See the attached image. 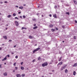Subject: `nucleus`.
Instances as JSON below:
<instances>
[{"mask_svg":"<svg viewBox=\"0 0 77 77\" xmlns=\"http://www.w3.org/2000/svg\"><path fill=\"white\" fill-rule=\"evenodd\" d=\"M48 65V63L47 62L45 63H44L42 64V66L44 67V66H47Z\"/></svg>","mask_w":77,"mask_h":77,"instance_id":"nucleus-1","label":"nucleus"},{"mask_svg":"<svg viewBox=\"0 0 77 77\" xmlns=\"http://www.w3.org/2000/svg\"><path fill=\"white\" fill-rule=\"evenodd\" d=\"M40 50V48H38L35 49L33 51V53H35L36 51H38V50Z\"/></svg>","mask_w":77,"mask_h":77,"instance_id":"nucleus-2","label":"nucleus"},{"mask_svg":"<svg viewBox=\"0 0 77 77\" xmlns=\"http://www.w3.org/2000/svg\"><path fill=\"white\" fill-rule=\"evenodd\" d=\"M16 75L17 77H21V75L20 74H17Z\"/></svg>","mask_w":77,"mask_h":77,"instance_id":"nucleus-3","label":"nucleus"},{"mask_svg":"<svg viewBox=\"0 0 77 77\" xmlns=\"http://www.w3.org/2000/svg\"><path fill=\"white\" fill-rule=\"evenodd\" d=\"M15 23L17 26H18V22L17 21H15Z\"/></svg>","mask_w":77,"mask_h":77,"instance_id":"nucleus-4","label":"nucleus"},{"mask_svg":"<svg viewBox=\"0 0 77 77\" xmlns=\"http://www.w3.org/2000/svg\"><path fill=\"white\" fill-rule=\"evenodd\" d=\"M62 62H60L58 64H57V66L59 65H62L63 63Z\"/></svg>","mask_w":77,"mask_h":77,"instance_id":"nucleus-5","label":"nucleus"},{"mask_svg":"<svg viewBox=\"0 0 77 77\" xmlns=\"http://www.w3.org/2000/svg\"><path fill=\"white\" fill-rule=\"evenodd\" d=\"M3 74L5 76H7V75H8L7 72H5Z\"/></svg>","mask_w":77,"mask_h":77,"instance_id":"nucleus-6","label":"nucleus"},{"mask_svg":"<svg viewBox=\"0 0 77 77\" xmlns=\"http://www.w3.org/2000/svg\"><path fill=\"white\" fill-rule=\"evenodd\" d=\"M77 66V63H75L74 65H73V66Z\"/></svg>","mask_w":77,"mask_h":77,"instance_id":"nucleus-7","label":"nucleus"},{"mask_svg":"<svg viewBox=\"0 0 77 77\" xmlns=\"http://www.w3.org/2000/svg\"><path fill=\"white\" fill-rule=\"evenodd\" d=\"M29 38H30V39H32V38H33V37L30 35L29 36Z\"/></svg>","mask_w":77,"mask_h":77,"instance_id":"nucleus-8","label":"nucleus"},{"mask_svg":"<svg viewBox=\"0 0 77 77\" xmlns=\"http://www.w3.org/2000/svg\"><path fill=\"white\" fill-rule=\"evenodd\" d=\"M66 66H67L66 65H64L63 66V67H64V69H65V68H66Z\"/></svg>","mask_w":77,"mask_h":77,"instance_id":"nucleus-9","label":"nucleus"},{"mask_svg":"<svg viewBox=\"0 0 77 77\" xmlns=\"http://www.w3.org/2000/svg\"><path fill=\"white\" fill-rule=\"evenodd\" d=\"M6 59H7V58H6V57H5L4 59H2V61H4V60H6Z\"/></svg>","mask_w":77,"mask_h":77,"instance_id":"nucleus-10","label":"nucleus"},{"mask_svg":"<svg viewBox=\"0 0 77 77\" xmlns=\"http://www.w3.org/2000/svg\"><path fill=\"white\" fill-rule=\"evenodd\" d=\"M19 8L20 9H23V7H19Z\"/></svg>","mask_w":77,"mask_h":77,"instance_id":"nucleus-11","label":"nucleus"},{"mask_svg":"<svg viewBox=\"0 0 77 77\" xmlns=\"http://www.w3.org/2000/svg\"><path fill=\"white\" fill-rule=\"evenodd\" d=\"M37 28H38V26H35V27H33V29H37Z\"/></svg>","mask_w":77,"mask_h":77,"instance_id":"nucleus-12","label":"nucleus"},{"mask_svg":"<svg viewBox=\"0 0 77 77\" xmlns=\"http://www.w3.org/2000/svg\"><path fill=\"white\" fill-rule=\"evenodd\" d=\"M23 29H27V28H25V27H22V29L23 30Z\"/></svg>","mask_w":77,"mask_h":77,"instance_id":"nucleus-13","label":"nucleus"},{"mask_svg":"<svg viewBox=\"0 0 77 77\" xmlns=\"http://www.w3.org/2000/svg\"><path fill=\"white\" fill-rule=\"evenodd\" d=\"M53 17H54V18H57V17H56V15L55 14L54 15Z\"/></svg>","mask_w":77,"mask_h":77,"instance_id":"nucleus-14","label":"nucleus"},{"mask_svg":"<svg viewBox=\"0 0 77 77\" xmlns=\"http://www.w3.org/2000/svg\"><path fill=\"white\" fill-rule=\"evenodd\" d=\"M7 37L6 36H3L4 38V39H7V37Z\"/></svg>","mask_w":77,"mask_h":77,"instance_id":"nucleus-15","label":"nucleus"},{"mask_svg":"<svg viewBox=\"0 0 77 77\" xmlns=\"http://www.w3.org/2000/svg\"><path fill=\"white\" fill-rule=\"evenodd\" d=\"M75 74H76V72H75V71H74L73 72V75H75Z\"/></svg>","mask_w":77,"mask_h":77,"instance_id":"nucleus-16","label":"nucleus"},{"mask_svg":"<svg viewBox=\"0 0 77 77\" xmlns=\"http://www.w3.org/2000/svg\"><path fill=\"white\" fill-rule=\"evenodd\" d=\"M51 30L52 31V32H54L56 30H55V29H51Z\"/></svg>","mask_w":77,"mask_h":77,"instance_id":"nucleus-17","label":"nucleus"},{"mask_svg":"<svg viewBox=\"0 0 77 77\" xmlns=\"http://www.w3.org/2000/svg\"><path fill=\"white\" fill-rule=\"evenodd\" d=\"M41 57H39L38 58V60H41Z\"/></svg>","mask_w":77,"mask_h":77,"instance_id":"nucleus-18","label":"nucleus"},{"mask_svg":"<svg viewBox=\"0 0 77 77\" xmlns=\"http://www.w3.org/2000/svg\"><path fill=\"white\" fill-rule=\"evenodd\" d=\"M24 67L21 66V69H22V70H23V69H24Z\"/></svg>","mask_w":77,"mask_h":77,"instance_id":"nucleus-19","label":"nucleus"},{"mask_svg":"<svg viewBox=\"0 0 77 77\" xmlns=\"http://www.w3.org/2000/svg\"><path fill=\"white\" fill-rule=\"evenodd\" d=\"M62 58V57H61L60 58V59H59V60H58L59 62H60V61L61 60H62V58Z\"/></svg>","mask_w":77,"mask_h":77,"instance_id":"nucleus-20","label":"nucleus"},{"mask_svg":"<svg viewBox=\"0 0 77 77\" xmlns=\"http://www.w3.org/2000/svg\"><path fill=\"white\" fill-rule=\"evenodd\" d=\"M63 69H65L63 67L61 68V71H63Z\"/></svg>","mask_w":77,"mask_h":77,"instance_id":"nucleus-21","label":"nucleus"},{"mask_svg":"<svg viewBox=\"0 0 77 77\" xmlns=\"http://www.w3.org/2000/svg\"><path fill=\"white\" fill-rule=\"evenodd\" d=\"M49 26H50V27H53V25L50 24V25Z\"/></svg>","mask_w":77,"mask_h":77,"instance_id":"nucleus-22","label":"nucleus"},{"mask_svg":"<svg viewBox=\"0 0 77 77\" xmlns=\"http://www.w3.org/2000/svg\"><path fill=\"white\" fill-rule=\"evenodd\" d=\"M74 2L75 3V5L77 4V2H76V1H74Z\"/></svg>","mask_w":77,"mask_h":77,"instance_id":"nucleus-23","label":"nucleus"},{"mask_svg":"<svg viewBox=\"0 0 77 77\" xmlns=\"http://www.w3.org/2000/svg\"><path fill=\"white\" fill-rule=\"evenodd\" d=\"M21 76L22 77H24V76H25V74H23L21 75Z\"/></svg>","mask_w":77,"mask_h":77,"instance_id":"nucleus-24","label":"nucleus"},{"mask_svg":"<svg viewBox=\"0 0 77 77\" xmlns=\"http://www.w3.org/2000/svg\"><path fill=\"white\" fill-rule=\"evenodd\" d=\"M11 17V15H8V18H10V17Z\"/></svg>","mask_w":77,"mask_h":77,"instance_id":"nucleus-25","label":"nucleus"},{"mask_svg":"<svg viewBox=\"0 0 77 77\" xmlns=\"http://www.w3.org/2000/svg\"><path fill=\"white\" fill-rule=\"evenodd\" d=\"M65 72H66H66H67V71H68V70H67V69H66L65 70Z\"/></svg>","mask_w":77,"mask_h":77,"instance_id":"nucleus-26","label":"nucleus"},{"mask_svg":"<svg viewBox=\"0 0 77 77\" xmlns=\"http://www.w3.org/2000/svg\"><path fill=\"white\" fill-rule=\"evenodd\" d=\"M66 14H67L68 15H69V12H66Z\"/></svg>","mask_w":77,"mask_h":77,"instance_id":"nucleus-27","label":"nucleus"},{"mask_svg":"<svg viewBox=\"0 0 77 77\" xmlns=\"http://www.w3.org/2000/svg\"><path fill=\"white\" fill-rule=\"evenodd\" d=\"M16 63H15L13 65H14V66H16Z\"/></svg>","mask_w":77,"mask_h":77,"instance_id":"nucleus-28","label":"nucleus"},{"mask_svg":"<svg viewBox=\"0 0 77 77\" xmlns=\"http://www.w3.org/2000/svg\"><path fill=\"white\" fill-rule=\"evenodd\" d=\"M13 16H16V14L15 13H14L13 14Z\"/></svg>","mask_w":77,"mask_h":77,"instance_id":"nucleus-29","label":"nucleus"},{"mask_svg":"<svg viewBox=\"0 0 77 77\" xmlns=\"http://www.w3.org/2000/svg\"><path fill=\"white\" fill-rule=\"evenodd\" d=\"M23 17L24 18H26V16L23 15Z\"/></svg>","mask_w":77,"mask_h":77,"instance_id":"nucleus-30","label":"nucleus"},{"mask_svg":"<svg viewBox=\"0 0 77 77\" xmlns=\"http://www.w3.org/2000/svg\"><path fill=\"white\" fill-rule=\"evenodd\" d=\"M36 19H32V21H36Z\"/></svg>","mask_w":77,"mask_h":77,"instance_id":"nucleus-31","label":"nucleus"},{"mask_svg":"<svg viewBox=\"0 0 77 77\" xmlns=\"http://www.w3.org/2000/svg\"><path fill=\"white\" fill-rule=\"evenodd\" d=\"M35 60H32V62H35Z\"/></svg>","mask_w":77,"mask_h":77,"instance_id":"nucleus-32","label":"nucleus"},{"mask_svg":"<svg viewBox=\"0 0 77 77\" xmlns=\"http://www.w3.org/2000/svg\"><path fill=\"white\" fill-rule=\"evenodd\" d=\"M18 56H15V58H16V59H17V58H18Z\"/></svg>","mask_w":77,"mask_h":77,"instance_id":"nucleus-33","label":"nucleus"},{"mask_svg":"<svg viewBox=\"0 0 77 77\" xmlns=\"http://www.w3.org/2000/svg\"><path fill=\"white\" fill-rule=\"evenodd\" d=\"M16 70H17V69H18V67H15Z\"/></svg>","mask_w":77,"mask_h":77,"instance_id":"nucleus-34","label":"nucleus"},{"mask_svg":"<svg viewBox=\"0 0 77 77\" xmlns=\"http://www.w3.org/2000/svg\"><path fill=\"white\" fill-rule=\"evenodd\" d=\"M15 19H17V20H18V17H15Z\"/></svg>","mask_w":77,"mask_h":77,"instance_id":"nucleus-35","label":"nucleus"},{"mask_svg":"<svg viewBox=\"0 0 77 77\" xmlns=\"http://www.w3.org/2000/svg\"><path fill=\"white\" fill-rule=\"evenodd\" d=\"M4 3H8V2L7 1H5L4 2Z\"/></svg>","mask_w":77,"mask_h":77,"instance_id":"nucleus-36","label":"nucleus"},{"mask_svg":"<svg viewBox=\"0 0 77 77\" xmlns=\"http://www.w3.org/2000/svg\"><path fill=\"white\" fill-rule=\"evenodd\" d=\"M57 8V6L56 5L55 6V8Z\"/></svg>","mask_w":77,"mask_h":77,"instance_id":"nucleus-37","label":"nucleus"},{"mask_svg":"<svg viewBox=\"0 0 77 77\" xmlns=\"http://www.w3.org/2000/svg\"><path fill=\"white\" fill-rule=\"evenodd\" d=\"M7 57H10V56H9V55H8Z\"/></svg>","mask_w":77,"mask_h":77,"instance_id":"nucleus-38","label":"nucleus"},{"mask_svg":"<svg viewBox=\"0 0 77 77\" xmlns=\"http://www.w3.org/2000/svg\"><path fill=\"white\" fill-rule=\"evenodd\" d=\"M9 42H12V40H9Z\"/></svg>","mask_w":77,"mask_h":77,"instance_id":"nucleus-39","label":"nucleus"},{"mask_svg":"<svg viewBox=\"0 0 77 77\" xmlns=\"http://www.w3.org/2000/svg\"><path fill=\"white\" fill-rule=\"evenodd\" d=\"M49 17H51V14H50Z\"/></svg>","mask_w":77,"mask_h":77,"instance_id":"nucleus-40","label":"nucleus"},{"mask_svg":"<svg viewBox=\"0 0 77 77\" xmlns=\"http://www.w3.org/2000/svg\"><path fill=\"white\" fill-rule=\"evenodd\" d=\"M23 62H22L21 63V65H23Z\"/></svg>","mask_w":77,"mask_h":77,"instance_id":"nucleus-41","label":"nucleus"},{"mask_svg":"<svg viewBox=\"0 0 77 77\" xmlns=\"http://www.w3.org/2000/svg\"><path fill=\"white\" fill-rule=\"evenodd\" d=\"M76 38H75V36L74 37V38L75 39H76Z\"/></svg>","mask_w":77,"mask_h":77,"instance_id":"nucleus-42","label":"nucleus"},{"mask_svg":"<svg viewBox=\"0 0 77 77\" xmlns=\"http://www.w3.org/2000/svg\"><path fill=\"white\" fill-rule=\"evenodd\" d=\"M75 23H77V20H75Z\"/></svg>","mask_w":77,"mask_h":77,"instance_id":"nucleus-43","label":"nucleus"},{"mask_svg":"<svg viewBox=\"0 0 77 77\" xmlns=\"http://www.w3.org/2000/svg\"><path fill=\"white\" fill-rule=\"evenodd\" d=\"M55 29H56V30H58V28H56Z\"/></svg>","mask_w":77,"mask_h":77,"instance_id":"nucleus-44","label":"nucleus"},{"mask_svg":"<svg viewBox=\"0 0 77 77\" xmlns=\"http://www.w3.org/2000/svg\"><path fill=\"white\" fill-rule=\"evenodd\" d=\"M17 47V46L15 45L14 46V48H15V47Z\"/></svg>","mask_w":77,"mask_h":77,"instance_id":"nucleus-45","label":"nucleus"},{"mask_svg":"<svg viewBox=\"0 0 77 77\" xmlns=\"http://www.w3.org/2000/svg\"><path fill=\"white\" fill-rule=\"evenodd\" d=\"M15 70H13V72H15Z\"/></svg>","mask_w":77,"mask_h":77,"instance_id":"nucleus-46","label":"nucleus"},{"mask_svg":"<svg viewBox=\"0 0 77 77\" xmlns=\"http://www.w3.org/2000/svg\"><path fill=\"white\" fill-rule=\"evenodd\" d=\"M36 26V24H35L34 25V26Z\"/></svg>","mask_w":77,"mask_h":77,"instance_id":"nucleus-47","label":"nucleus"},{"mask_svg":"<svg viewBox=\"0 0 77 77\" xmlns=\"http://www.w3.org/2000/svg\"><path fill=\"white\" fill-rule=\"evenodd\" d=\"M20 18H22V16H20Z\"/></svg>","mask_w":77,"mask_h":77,"instance_id":"nucleus-48","label":"nucleus"},{"mask_svg":"<svg viewBox=\"0 0 77 77\" xmlns=\"http://www.w3.org/2000/svg\"><path fill=\"white\" fill-rule=\"evenodd\" d=\"M18 13L19 14H21V12H19Z\"/></svg>","mask_w":77,"mask_h":77,"instance_id":"nucleus-49","label":"nucleus"},{"mask_svg":"<svg viewBox=\"0 0 77 77\" xmlns=\"http://www.w3.org/2000/svg\"><path fill=\"white\" fill-rule=\"evenodd\" d=\"M62 27H63V28H64V27H65V26H62Z\"/></svg>","mask_w":77,"mask_h":77,"instance_id":"nucleus-50","label":"nucleus"},{"mask_svg":"<svg viewBox=\"0 0 77 77\" xmlns=\"http://www.w3.org/2000/svg\"><path fill=\"white\" fill-rule=\"evenodd\" d=\"M26 4L23 5L24 6H26Z\"/></svg>","mask_w":77,"mask_h":77,"instance_id":"nucleus-51","label":"nucleus"},{"mask_svg":"<svg viewBox=\"0 0 77 77\" xmlns=\"http://www.w3.org/2000/svg\"><path fill=\"white\" fill-rule=\"evenodd\" d=\"M16 8H18V6H16Z\"/></svg>","mask_w":77,"mask_h":77,"instance_id":"nucleus-52","label":"nucleus"},{"mask_svg":"<svg viewBox=\"0 0 77 77\" xmlns=\"http://www.w3.org/2000/svg\"><path fill=\"white\" fill-rule=\"evenodd\" d=\"M2 65H0V68H2Z\"/></svg>","mask_w":77,"mask_h":77,"instance_id":"nucleus-53","label":"nucleus"},{"mask_svg":"<svg viewBox=\"0 0 77 77\" xmlns=\"http://www.w3.org/2000/svg\"><path fill=\"white\" fill-rule=\"evenodd\" d=\"M39 13H37V15H39Z\"/></svg>","mask_w":77,"mask_h":77,"instance_id":"nucleus-54","label":"nucleus"},{"mask_svg":"<svg viewBox=\"0 0 77 77\" xmlns=\"http://www.w3.org/2000/svg\"><path fill=\"white\" fill-rule=\"evenodd\" d=\"M37 45V44H36L35 45V46H36Z\"/></svg>","mask_w":77,"mask_h":77,"instance_id":"nucleus-55","label":"nucleus"},{"mask_svg":"<svg viewBox=\"0 0 77 77\" xmlns=\"http://www.w3.org/2000/svg\"><path fill=\"white\" fill-rule=\"evenodd\" d=\"M4 64H5V65H6V63H4Z\"/></svg>","mask_w":77,"mask_h":77,"instance_id":"nucleus-56","label":"nucleus"},{"mask_svg":"<svg viewBox=\"0 0 77 77\" xmlns=\"http://www.w3.org/2000/svg\"><path fill=\"white\" fill-rule=\"evenodd\" d=\"M42 17H44V15H42Z\"/></svg>","mask_w":77,"mask_h":77,"instance_id":"nucleus-57","label":"nucleus"},{"mask_svg":"<svg viewBox=\"0 0 77 77\" xmlns=\"http://www.w3.org/2000/svg\"><path fill=\"white\" fill-rule=\"evenodd\" d=\"M54 70H52V72H54Z\"/></svg>","mask_w":77,"mask_h":77,"instance_id":"nucleus-58","label":"nucleus"},{"mask_svg":"<svg viewBox=\"0 0 77 77\" xmlns=\"http://www.w3.org/2000/svg\"><path fill=\"white\" fill-rule=\"evenodd\" d=\"M2 45H5V44H2Z\"/></svg>","mask_w":77,"mask_h":77,"instance_id":"nucleus-59","label":"nucleus"},{"mask_svg":"<svg viewBox=\"0 0 77 77\" xmlns=\"http://www.w3.org/2000/svg\"><path fill=\"white\" fill-rule=\"evenodd\" d=\"M11 54H14V53H11Z\"/></svg>","mask_w":77,"mask_h":77,"instance_id":"nucleus-60","label":"nucleus"},{"mask_svg":"<svg viewBox=\"0 0 77 77\" xmlns=\"http://www.w3.org/2000/svg\"><path fill=\"white\" fill-rule=\"evenodd\" d=\"M1 4H2V3H3V2H1Z\"/></svg>","mask_w":77,"mask_h":77,"instance_id":"nucleus-61","label":"nucleus"},{"mask_svg":"<svg viewBox=\"0 0 77 77\" xmlns=\"http://www.w3.org/2000/svg\"><path fill=\"white\" fill-rule=\"evenodd\" d=\"M51 62H53V60H52V61H51Z\"/></svg>","mask_w":77,"mask_h":77,"instance_id":"nucleus-62","label":"nucleus"},{"mask_svg":"<svg viewBox=\"0 0 77 77\" xmlns=\"http://www.w3.org/2000/svg\"><path fill=\"white\" fill-rule=\"evenodd\" d=\"M42 77H44V76H43V75H42Z\"/></svg>","mask_w":77,"mask_h":77,"instance_id":"nucleus-63","label":"nucleus"},{"mask_svg":"<svg viewBox=\"0 0 77 77\" xmlns=\"http://www.w3.org/2000/svg\"><path fill=\"white\" fill-rule=\"evenodd\" d=\"M64 42V41H63V42Z\"/></svg>","mask_w":77,"mask_h":77,"instance_id":"nucleus-64","label":"nucleus"}]
</instances>
